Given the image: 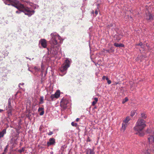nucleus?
<instances>
[{
  "instance_id": "obj_10",
  "label": "nucleus",
  "mask_w": 154,
  "mask_h": 154,
  "mask_svg": "<svg viewBox=\"0 0 154 154\" xmlns=\"http://www.w3.org/2000/svg\"><path fill=\"white\" fill-rule=\"evenodd\" d=\"M39 43L43 48H46L47 46L46 41L44 39H42L39 41Z\"/></svg>"
},
{
  "instance_id": "obj_44",
  "label": "nucleus",
  "mask_w": 154,
  "mask_h": 154,
  "mask_svg": "<svg viewBox=\"0 0 154 154\" xmlns=\"http://www.w3.org/2000/svg\"><path fill=\"white\" fill-rule=\"evenodd\" d=\"M79 119H79V118H77V119H76V122H78V121H79Z\"/></svg>"
},
{
  "instance_id": "obj_6",
  "label": "nucleus",
  "mask_w": 154,
  "mask_h": 154,
  "mask_svg": "<svg viewBox=\"0 0 154 154\" xmlns=\"http://www.w3.org/2000/svg\"><path fill=\"white\" fill-rule=\"evenodd\" d=\"M5 110L7 111L8 118H10L12 115V112L14 110L13 106L11 105V100L10 98L8 100V103L5 108Z\"/></svg>"
},
{
  "instance_id": "obj_11",
  "label": "nucleus",
  "mask_w": 154,
  "mask_h": 154,
  "mask_svg": "<svg viewBox=\"0 0 154 154\" xmlns=\"http://www.w3.org/2000/svg\"><path fill=\"white\" fill-rule=\"evenodd\" d=\"M55 139L53 138H50L48 141L47 142V145L48 146L52 145H54L55 144Z\"/></svg>"
},
{
  "instance_id": "obj_3",
  "label": "nucleus",
  "mask_w": 154,
  "mask_h": 154,
  "mask_svg": "<svg viewBox=\"0 0 154 154\" xmlns=\"http://www.w3.org/2000/svg\"><path fill=\"white\" fill-rule=\"evenodd\" d=\"M16 1L18 2V3H16L15 2L13 4H12V6L17 8H21L22 9L23 12L24 13L25 15H28L29 17L33 14L35 13L34 10L38 7V5H37L32 6L30 8L20 3L19 1L16 0Z\"/></svg>"
},
{
  "instance_id": "obj_26",
  "label": "nucleus",
  "mask_w": 154,
  "mask_h": 154,
  "mask_svg": "<svg viewBox=\"0 0 154 154\" xmlns=\"http://www.w3.org/2000/svg\"><path fill=\"white\" fill-rule=\"evenodd\" d=\"M44 97L43 96H41L40 99V104H42L44 103Z\"/></svg>"
},
{
  "instance_id": "obj_16",
  "label": "nucleus",
  "mask_w": 154,
  "mask_h": 154,
  "mask_svg": "<svg viewBox=\"0 0 154 154\" xmlns=\"http://www.w3.org/2000/svg\"><path fill=\"white\" fill-rule=\"evenodd\" d=\"M6 129H4L1 131H0V138L3 137L4 134H6Z\"/></svg>"
},
{
  "instance_id": "obj_51",
  "label": "nucleus",
  "mask_w": 154,
  "mask_h": 154,
  "mask_svg": "<svg viewBox=\"0 0 154 154\" xmlns=\"http://www.w3.org/2000/svg\"><path fill=\"white\" fill-rule=\"evenodd\" d=\"M108 45L109 46V45H110V44H108Z\"/></svg>"
},
{
  "instance_id": "obj_14",
  "label": "nucleus",
  "mask_w": 154,
  "mask_h": 154,
  "mask_svg": "<svg viewBox=\"0 0 154 154\" xmlns=\"http://www.w3.org/2000/svg\"><path fill=\"white\" fill-rule=\"evenodd\" d=\"M86 154H94V150L91 149H88L86 150Z\"/></svg>"
},
{
  "instance_id": "obj_19",
  "label": "nucleus",
  "mask_w": 154,
  "mask_h": 154,
  "mask_svg": "<svg viewBox=\"0 0 154 154\" xmlns=\"http://www.w3.org/2000/svg\"><path fill=\"white\" fill-rule=\"evenodd\" d=\"M34 69L35 71V72H34L33 73V74L34 75H36L37 74V72L40 71V68L38 67L37 66H35L34 68Z\"/></svg>"
},
{
  "instance_id": "obj_13",
  "label": "nucleus",
  "mask_w": 154,
  "mask_h": 154,
  "mask_svg": "<svg viewBox=\"0 0 154 154\" xmlns=\"http://www.w3.org/2000/svg\"><path fill=\"white\" fill-rule=\"evenodd\" d=\"M114 42V46H115L116 47L121 48V47H124L125 46L122 43H120V44H119L116 42Z\"/></svg>"
},
{
  "instance_id": "obj_38",
  "label": "nucleus",
  "mask_w": 154,
  "mask_h": 154,
  "mask_svg": "<svg viewBox=\"0 0 154 154\" xmlns=\"http://www.w3.org/2000/svg\"><path fill=\"white\" fill-rule=\"evenodd\" d=\"M8 52L7 51H6L5 52V56H7L8 55Z\"/></svg>"
},
{
  "instance_id": "obj_40",
  "label": "nucleus",
  "mask_w": 154,
  "mask_h": 154,
  "mask_svg": "<svg viewBox=\"0 0 154 154\" xmlns=\"http://www.w3.org/2000/svg\"><path fill=\"white\" fill-rule=\"evenodd\" d=\"M24 85V83H20L19 85V88H20V85Z\"/></svg>"
},
{
  "instance_id": "obj_27",
  "label": "nucleus",
  "mask_w": 154,
  "mask_h": 154,
  "mask_svg": "<svg viewBox=\"0 0 154 154\" xmlns=\"http://www.w3.org/2000/svg\"><path fill=\"white\" fill-rule=\"evenodd\" d=\"M25 147H22V149H19L18 150V152H19L20 153H21L22 152H24L25 150Z\"/></svg>"
},
{
  "instance_id": "obj_15",
  "label": "nucleus",
  "mask_w": 154,
  "mask_h": 154,
  "mask_svg": "<svg viewBox=\"0 0 154 154\" xmlns=\"http://www.w3.org/2000/svg\"><path fill=\"white\" fill-rule=\"evenodd\" d=\"M32 116V113L30 110H29L27 111L26 114V116L29 119H31V117Z\"/></svg>"
},
{
  "instance_id": "obj_30",
  "label": "nucleus",
  "mask_w": 154,
  "mask_h": 154,
  "mask_svg": "<svg viewBox=\"0 0 154 154\" xmlns=\"http://www.w3.org/2000/svg\"><path fill=\"white\" fill-rule=\"evenodd\" d=\"M19 10L18 11H16V12L17 14H20L21 12H23V11H22L23 10L22 9H21V8H17Z\"/></svg>"
},
{
  "instance_id": "obj_36",
  "label": "nucleus",
  "mask_w": 154,
  "mask_h": 154,
  "mask_svg": "<svg viewBox=\"0 0 154 154\" xmlns=\"http://www.w3.org/2000/svg\"><path fill=\"white\" fill-rule=\"evenodd\" d=\"M53 134V132L52 131H50L48 133V135H51Z\"/></svg>"
},
{
  "instance_id": "obj_48",
  "label": "nucleus",
  "mask_w": 154,
  "mask_h": 154,
  "mask_svg": "<svg viewBox=\"0 0 154 154\" xmlns=\"http://www.w3.org/2000/svg\"><path fill=\"white\" fill-rule=\"evenodd\" d=\"M26 58L27 59H29V58L27 57H26Z\"/></svg>"
},
{
  "instance_id": "obj_33",
  "label": "nucleus",
  "mask_w": 154,
  "mask_h": 154,
  "mask_svg": "<svg viewBox=\"0 0 154 154\" xmlns=\"http://www.w3.org/2000/svg\"><path fill=\"white\" fill-rule=\"evenodd\" d=\"M136 45L137 46H140L141 48H143L144 47L143 46V44L142 42H140L139 44H137Z\"/></svg>"
},
{
  "instance_id": "obj_24",
  "label": "nucleus",
  "mask_w": 154,
  "mask_h": 154,
  "mask_svg": "<svg viewBox=\"0 0 154 154\" xmlns=\"http://www.w3.org/2000/svg\"><path fill=\"white\" fill-rule=\"evenodd\" d=\"M141 117L143 119H145L147 117L145 113H142L141 114Z\"/></svg>"
},
{
  "instance_id": "obj_7",
  "label": "nucleus",
  "mask_w": 154,
  "mask_h": 154,
  "mask_svg": "<svg viewBox=\"0 0 154 154\" xmlns=\"http://www.w3.org/2000/svg\"><path fill=\"white\" fill-rule=\"evenodd\" d=\"M61 106L64 109H66L70 106L71 104L69 101L66 100H62L61 101Z\"/></svg>"
},
{
  "instance_id": "obj_50",
  "label": "nucleus",
  "mask_w": 154,
  "mask_h": 154,
  "mask_svg": "<svg viewBox=\"0 0 154 154\" xmlns=\"http://www.w3.org/2000/svg\"><path fill=\"white\" fill-rule=\"evenodd\" d=\"M30 60H31V59L30 58H29V59Z\"/></svg>"
},
{
  "instance_id": "obj_49",
  "label": "nucleus",
  "mask_w": 154,
  "mask_h": 154,
  "mask_svg": "<svg viewBox=\"0 0 154 154\" xmlns=\"http://www.w3.org/2000/svg\"><path fill=\"white\" fill-rule=\"evenodd\" d=\"M88 141H90V140H88Z\"/></svg>"
},
{
  "instance_id": "obj_23",
  "label": "nucleus",
  "mask_w": 154,
  "mask_h": 154,
  "mask_svg": "<svg viewBox=\"0 0 154 154\" xmlns=\"http://www.w3.org/2000/svg\"><path fill=\"white\" fill-rule=\"evenodd\" d=\"M130 117L129 116H128L126 117L125 119L124 120V122L125 123L127 124L128 122L130 121Z\"/></svg>"
},
{
  "instance_id": "obj_22",
  "label": "nucleus",
  "mask_w": 154,
  "mask_h": 154,
  "mask_svg": "<svg viewBox=\"0 0 154 154\" xmlns=\"http://www.w3.org/2000/svg\"><path fill=\"white\" fill-rule=\"evenodd\" d=\"M93 99L94 100V101H93L92 105L93 106H94L96 104L98 101V99L97 97H94Z\"/></svg>"
},
{
  "instance_id": "obj_34",
  "label": "nucleus",
  "mask_w": 154,
  "mask_h": 154,
  "mask_svg": "<svg viewBox=\"0 0 154 154\" xmlns=\"http://www.w3.org/2000/svg\"><path fill=\"white\" fill-rule=\"evenodd\" d=\"M71 125L73 126H77V124L76 123H75L74 122H72L71 123Z\"/></svg>"
},
{
  "instance_id": "obj_4",
  "label": "nucleus",
  "mask_w": 154,
  "mask_h": 154,
  "mask_svg": "<svg viewBox=\"0 0 154 154\" xmlns=\"http://www.w3.org/2000/svg\"><path fill=\"white\" fill-rule=\"evenodd\" d=\"M71 63L70 60L66 59L65 61V64H63L60 68V72L59 75L62 76L65 75L66 73L67 69L70 66Z\"/></svg>"
},
{
  "instance_id": "obj_41",
  "label": "nucleus",
  "mask_w": 154,
  "mask_h": 154,
  "mask_svg": "<svg viewBox=\"0 0 154 154\" xmlns=\"http://www.w3.org/2000/svg\"><path fill=\"white\" fill-rule=\"evenodd\" d=\"M144 135V134L142 133H140L139 134V135L140 136H143Z\"/></svg>"
},
{
  "instance_id": "obj_31",
  "label": "nucleus",
  "mask_w": 154,
  "mask_h": 154,
  "mask_svg": "<svg viewBox=\"0 0 154 154\" xmlns=\"http://www.w3.org/2000/svg\"><path fill=\"white\" fill-rule=\"evenodd\" d=\"M110 51L111 52H113L115 51V49L114 48L113 46H111L110 48L109 49Z\"/></svg>"
},
{
  "instance_id": "obj_9",
  "label": "nucleus",
  "mask_w": 154,
  "mask_h": 154,
  "mask_svg": "<svg viewBox=\"0 0 154 154\" xmlns=\"http://www.w3.org/2000/svg\"><path fill=\"white\" fill-rule=\"evenodd\" d=\"M4 2V3L8 5H11L12 4H13L14 2L16 3H18L16 0H2Z\"/></svg>"
},
{
  "instance_id": "obj_43",
  "label": "nucleus",
  "mask_w": 154,
  "mask_h": 154,
  "mask_svg": "<svg viewBox=\"0 0 154 154\" xmlns=\"http://www.w3.org/2000/svg\"><path fill=\"white\" fill-rule=\"evenodd\" d=\"M28 70L29 71L31 72L32 73H34V72H33V71L32 70H30V69H29V68H28Z\"/></svg>"
},
{
  "instance_id": "obj_20",
  "label": "nucleus",
  "mask_w": 154,
  "mask_h": 154,
  "mask_svg": "<svg viewBox=\"0 0 154 154\" xmlns=\"http://www.w3.org/2000/svg\"><path fill=\"white\" fill-rule=\"evenodd\" d=\"M54 94L56 96V98H58L60 97V91H57L55 93V94Z\"/></svg>"
},
{
  "instance_id": "obj_45",
  "label": "nucleus",
  "mask_w": 154,
  "mask_h": 154,
  "mask_svg": "<svg viewBox=\"0 0 154 154\" xmlns=\"http://www.w3.org/2000/svg\"><path fill=\"white\" fill-rule=\"evenodd\" d=\"M106 76H103V78H102V79H103V80H104L105 78H106Z\"/></svg>"
},
{
  "instance_id": "obj_17",
  "label": "nucleus",
  "mask_w": 154,
  "mask_h": 154,
  "mask_svg": "<svg viewBox=\"0 0 154 154\" xmlns=\"http://www.w3.org/2000/svg\"><path fill=\"white\" fill-rule=\"evenodd\" d=\"M114 40L115 42H119L121 39V37L119 35H116L114 36Z\"/></svg>"
},
{
  "instance_id": "obj_46",
  "label": "nucleus",
  "mask_w": 154,
  "mask_h": 154,
  "mask_svg": "<svg viewBox=\"0 0 154 154\" xmlns=\"http://www.w3.org/2000/svg\"><path fill=\"white\" fill-rule=\"evenodd\" d=\"M3 111V110L0 109V112H2Z\"/></svg>"
},
{
  "instance_id": "obj_2",
  "label": "nucleus",
  "mask_w": 154,
  "mask_h": 154,
  "mask_svg": "<svg viewBox=\"0 0 154 154\" xmlns=\"http://www.w3.org/2000/svg\"><path fill=\"white\" fill-rule=\"evenodd\" d=\"M146 132L150 134L148 136V142L147 143H143L142 145L145 151L143 152L142 154H150L148 151L154 153V130L148 129Z\"/></svg>"
},
{
  "instance_id": "obj_12",
  "label": "nucleus",
  "mask_w": 154,
  "mask_h": 154,
  "mask_svg": "<svg viewBox=\"0 0 154 154\" xmlns=\"http://www.w3.org/2000/svg\"><path fill=\"white\" fill-rule=\"evenodd\" d=\"M38 111L40 112L39 115L42 116L44 113V108L42 107H39L38 109Z\"/></svg>"
},
{
  "instance_id": "obj_8",
  "label": "nucleus",
  "mask_w": 154,
  "mask_h": 154,
  "mask_svg": "<svg viewBox=\"0 0 154 154\" xmlns=\"http://www.w3.org/2000/svg\"><path fill=\"white\" fill-rule=\"evenodd\" d=\"M145 18L147 20L151 21L153 20L154 15L150 13H149L146 14Z\"/></svg>"
},
{
  "instance_id": "obj_1",
  "label": "nucleus",
  "mask_w": 154,
  "mask_h": 154,
  "mask_svg": "<svg viewBox=\"0 0 154 154\" xmlns=\"http://www.w3.org/2000/svg\"><path fill=\"white\" fill-rule=\"evenodd\" d=\"M50 36L49 42L51 46L50 48H47L48 53L52 57H55L57 56L59 49L58 40H60V41L61 37L56 32L51 33Z\"/></svg>"
},
{
  "instance_id": "obj_25",
  "label": "nucleus",
  "mask_w": 154,
  "mask_h": 154,
  "mask_svg": "<svg viewBox=\"0 0 154 154\" xmlns=\"http://www.w3.org/2000/svg\"><path fill=\"white\" fill-rule=\"evenodd\" d=\"M8 145H7L5 146V149H4V152L2 153V154H5L6 153V152H7V151H8Z\"/></svg>"
},
{
  "instance_id": "obj_29",
  "label": "nucleus",
  "mask_w": 154,
  "mask_h": 154,
  "mask_svg": "<svg viewBox=\"0 0 154 154\" xmlns=\"http://www.w3.org/2000/svg\"><path fill=\"white\" fill-rule=\"evenodd\" d=\"M135 112H136L135 111V110L132 111L131 112V116L132 117H133L135 113Z\"/></svg>"
},
{
  "instance_id": "obj_42",
  "label": "nucleus",
  "mask_w": 154,
  "mask_h": 154,
  "mask_svg": "<svg viewBox=\"0 0 154 154\" xmlns=\"http://www.w3.org/2000/svg\"><path fill=\"white\" fill-rule=\"evenodd\" d=\"M105 79L107 81L109 80L108 77L106 76V77Z\"/></svg>"
},
{
  "instance_id": "obj_37",
  "label": "nucleus",
  "mask_w": 154,
  "mask_h": 154,
  "mask_svg": "<svg viewBox=\"0 0 154 154\" xmlns=\"http://www.w3.org/2000/svg\"><path fill=\"white\" fill-rule=\"evenodd\" d=\"M96 5L97 6V9L99 10V6H100V4L99 3H96Z\"/></svg>"
},
{
  "instance_id": "obj_35",
  "label": "nucleus",
  "mask_w": 154,
  "mask_h": 154,
  "mask_svg": "<svg viewBox=\"0 0 154 154\" xmlns=\"http://www.w3.org/2000/svg\"><path fill=\"white\" fill-rule=\"evenodd\" d=\"M99 10H98V9H97L95 11V12H94V16H96L98 14V11Z\"/></svg>"
},
{
  "instance_id": "obj_18",
  "label": "nucleus",
  "mask_w": 154,
  "mask_h": 154,
  "mask_svg": "<svg viewBox=\"0 0 154 154\" xmlns=\"http://www.w3.org/2000/svg\"><path fill=\"white\" fill-rule=\"evenodd\" d=\"M127 126V124L125 123H122V127L121 128V131L123 132H124L126 129V127Z\"/></svg>"
},
{
  "instance_id": "obj_28",
  "label": "nucleus",
  "mask_w": 154,
  "mask_h": 154,
  "mask_svg": "<svg viewBox=\"0 0 154 154\" xmlns=\"http://www.w3.org/2000/svg\"><path fill=\"white\" fill-rule=\"evenodd\" d=\"M128 97H126L122 101V103L124 104L126 102H127L128 100Z\"/></svg>"
},
{
  "instance_id": "obj_21",
  "label": "nucleus",
  "mask_w": 154,
  "mask_h": 154,
  "mask_svg": "<svg viewBox=\"0 0 154 154\" xmlns=\"http://www.w3.org/2000/svg\"><path fill=\"white\" fill-rule=\"evenodd\" d=\"M55 98H56V96L54 95V94H52L51 95L50 99H46V100L48 101H49L50 100L53 101L54 100Z\"/></svg>"
},
{
  "instance_id": "obj_47",
  "label": "nucleus",
  "mask_w": 154,
  "mask_h": 154,
  "mask_svg": "<svg viewBox=\"0 0 154 154\" xmlns=\"http://www.w3.org/2000/svg\"><path fill=\"white\" fill-rule=\"evenodd\" d=\"M94 15V11L93 10L91 12Z\"/></svg>"
},
{
  "instance_id": "obj_32",
  "label": "nucleus",
  "mask_w": 154,
  "mask_h": 154,
  "mask_svg": "<svg viewBox=\"0 0 154 154\" xmlns=\"http://www.w3.org/2000/svg\"><path fill=\"white\" fill-rule=\"evenodd\" d=\"M103 51L104 52L106 53H110L111 52L109 49L106 50L105 49H103Z\"/></svg>"
},
{
  "instance_id": "obj_39",
  "label": "nucleus",
  "mask_w": 154,
  "mask_h": 154,
  "mask_svg": "<svg viewBox=\"0 0 154 154\" xmlns=\"http://www.w3.org/2000/svg\"><path fill=\"white\" fill-rule=\"evenodd\" d=\"M107 83L109 85L111 83V80H109V81H107Z\"/></svg>"
},
{
  "instance_id": "obj_5",
  "label": "nucleus",
  "mask_w": 154,
  "mask_h": 154,
  "mask_svg": "<svg viewBox=\"0 0 154 154\" xmlns=\"http://www.w3.org/2000/svg\"><path fill=\"white\" fill-rule=\"evenodd\" d=\"M146 126V124L145 121L142 119L139 118L136 123V125L134 127V129L138 132L141 131Z\"/></svg>"
}]
</instances>
